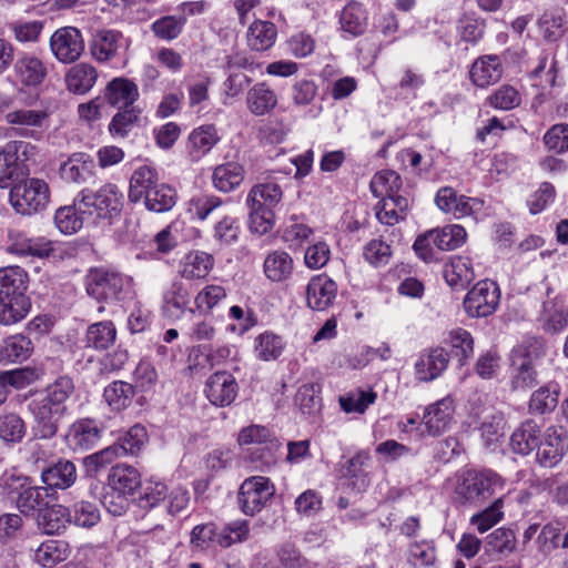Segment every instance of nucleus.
I'll return each mask as SVG.
<instances>
[{
	"instance_id": "nucleus-1",
	"label": "nucleus",
	"mask_w": 568,
	"mask_h": 568,
	"mask_svg": "<svg viewBox=\"0 0 568 568\" xmlns=\"http://www.w3.org/2000/svg\"><path fill=\"white\" fill-rule=\"evenodd\" d=\"M73 392V381L68 376H60L28 403L36 438L51 439L57 435L61 419L68 414L67 400Z\"/></svg>"
},
{
	"instance_id": "nucleus-2",
	"label": "nucleus",
	"mask_w": 568,
	"mask_h": 568,
	"mask_svg": "<svg viewBox=\"0 0 568 568\" xmlns=\"http://www.w3.org/2000/svg\"><path fill=\"white\" fill-rule=\"evenodd\" d=\"M28 274L19 266L0 268V324L4 326L21 322L30 312L27 296Z\"/></svg>"
},
{
	"instance_id": "nucleus-3",
	"label": "nucleus",
	"mask_w": 568,
	"mask_h": 568,
	"mask_svg": "<svg viewBox=\"0 0 568 568\" xmlns=\"http://www.w3.org/2000/svg\"><path fill=\"white\" fill-rule=\"evenodd\" d=\"M504 479L491 470H465L457 475L455 499L462 505H479L504 488Z\"/></svg>"
},
{
	"instance_id": "nucleus-4",
	"label": "nucleus",
	"mask_w": 568,
	"mask_h": 568,
	"mask_svg": "<svg viewBox=\"0 0 568 568\" xmlns=\"http://www.w3.org/2000/svg\"><path fill=\"white\" fill-rule=\"evenodd\" d=\"M78 199L81 213L108 221L118 219L124 205V194L113 183H106L97 191L83 189Z\"/></svg>"
},
{
	"instance_id": "nucleus-5",
	"label": "nucleus",
	"mask_w": 568,
	"mask_h": 568,
	"mask_svg": "<svg viewBox=\"0 0 568 568\" xmlns=\"http://www.w3.org/2000/svg\"><path fill=\"white\" fill-rule=\"evenodd\" d=\"M3 489L7 497L26 516H33L48 505L51 497L48 488L36 486L32 479L21 474H10L4 478Z\"/></svg>"
},
{
	"instance_id": "nucleus-6",
	"label": "nucleus",
	"mask_w": 568,
	"mask_h": 568,
	"mask_svg": "<svg viewBox=\"0 0 568 568\" xmlns=\"http://www.w3.org/2000/svg\"><path fill=\"white\" fill-rule=\"evenodd\" d=\"M50 195V186L44 180L27 178L11 187L9 200L17 213L32 215L47 209Z\"/></svg>"
},
{
	"instance_id": "nucleus-7",
	"label": "nucleus",
	"mask_w": 568,
	"mask_h": 568,
	"mask_svg": "<svg viewBox=\"0 0 568 568\" xmlns=\"http://www.w3.org/2000/svg\"><path fill=\"white\" fill-rule=\"evenodd\" d=\"M131 291V278L109 268L91 270L87 277V292L97 301H120Z\"/></svg>"
},
{
	"instance_id": "nucleus-8",
	"label": "nucleus",
	"mask_w": 568,
	"mask_h": 568,
	"mask_svg": "<svg viewBox=\"0 0 568 568\" xmlns=\"http://www.w3.org/2000/svg\"><path fill=\"white\" fill-rule=\"evenodd\" d=\"M275 487L270 478L252 476L246 478L239 489V505L247 516L260 513L274 496Z\"/></svg>"
},
{
	"instance_id": "nucleus-9",
	"label": "nucleus",
	"mask_w": 568,
	"mask_h": 568,
	"mask_svg": "<svg viewBox=\"0 0 568 568\" xmlns=\"http://www.w3.org/2000/svg\"><path fill=\"white\" fill-rule=\"evenodd\" d=\"M500 300V291L494 281H479L464 298L465 312L470 317H487L495 313Z\"/></svg>"
},
{
	"instance_id": "nucleus-10",
	"label": "nucleus",
	"mask_w": 568,
	"mask_h": 568,
	"mask_svg": "<svg viewBox=\"0 0 568 568\" xmlns=\"http://www.w3.org/2000/svg\"><path fill=\"white\" fill-rule=\"evenodd\" d=\"M437 207L455 219L473 216L483 210L484 202L477 197L458 194L450 186L440 187L435 196Z\"/></svg>"
},
{
	"instance_id": "nucleus-11",
	"label": "nucleus",
	"mask_w": 568,
	"mask_h": 568,
	"mask_svg": "<svg viewBox=\"0 0 568 568\" xmlns=\"http://www.w3.org/2000/svg\"><path fill=\"white\" fill-rule=\"evenodd\" d=\"M454 414V400L447 396L428 405L419 423L420 436L436 437L445 433L450 425Z\"/></svg>"
},
{
	"instance_id": "nucleus-12",
	"label": "nucleus",
	"mask_w": 568,
	"mask_h": 568,
	"mask_svg": "<svg viewBox=\"0 0 568 568\" xmlns=\"http://www.w3.org/2000/svg\"><path fill=\"white\" fill-rule=\"evenodd\" d=\"M50 49L58 61L72 63L84 51L82 33L74 27L60 28L50 38Z\"/></svg>"
},
{
	"instance_id": "nucleus-13",
	"label": "nucleus",
	"mask_w": 568,
	"mask_h": 568,
	"mask_svg": "<svg viewBox=\"0 0 568 568\" xmlns=\"http://www.w3.org/2000/svg\"><path fill=\"white\" fill-rule=\"evenodd\" d=\"M568 448L566 432L560 426H549L539 439L537 460L544 467H555Z\"/></svg>"
},
{
	"instance_id": "nucleus-14",
	"label": "nucleus",
	"mask_w": 568,
	"mask_h": 568,
	"mask_svg": "<svg viewBox=\"0 0 568 568\" xmlns=\"http://www.w3.org/2000/svg\"><path fill=\"white\" fill-rule=\"evenodd\" d=\"M95 163L91 155L75 152L59 164V178L67 184H84L93 179Z\"/></svg>"
},
{
	"instance_id": "nucleus-15",
	"label": "nucleus",
	"mask_w": 568,
	"mask_h": 568,
	"mask_svg": "<svg viewBox=\"0 0 568 568\" xmlns=\"http://www.w3.org/2000/svg\"><path fill=\"white\" fill-rule=\"evenodd\" d=\"M239 386L235 377L229 372H216L205 385V395L215 406H229L236 398Z\"/></svg>"
},
{
	"instance_id": "nucleus-16",
	"label": "nucleus",
	"mask_w": 568,
	"mask_h": 568,
	"mask_svg": "<svg viewBox=\"0 0 568 568\" xmlns=\"http://www.w3.org/2000/svg\"><path fill=\"white\" fill-rule=\"evenodd\" d=\"M220 140L219 131L213 124H203L193 129L186 142L187 159L192 163L201 161L212 151Z\"/></svg>"
},
{
	"instance_id": "nucleus-17",
	"label": "nucleus",
	"mask_w": 568,
	"mask_h": 568,
	"mask_svg": "<svg viewBox=\"0 0 568 568\" xmlns=\"http://www.w3.org/2000/svg\"><path fill=\"white\" fill-rule=\"evenodd\" d=\"M337 295V284L325 274L313 276L306 286L307 306L314 311H326Z\"/></svg>"
},
{
	"instance_id": "nucleus-18",
	"label": "nucleus",
	"mask_w": 568,
	"mask_h": 568,
	"mask_svg": "<svg viewBox=\"0 0 568 568\" xmlns=\"http://www.w3.org/2000/svg\"><path fill=\"white\" fill-rule=\"evenodd\" d=\"M449 354L443 347H434L419 355L415 362V378L419 382H432L447 368Z\"/></svg>"
},
{
	"instance_id": "nucleus-19",
	"label": "nucleus",
	"mask_w": 568,
	"mask_h": 568,
	"mask_svg": "<svg viewBox=\"0 0 568 568\" xmlns=\"http://www.w3.org/2000/svg\"><path fill=\"white\" fill-rule=\"evenodd\" d=\"M101 429L97 422L90 418L75 420L69 428L65 442L74 452L93 448L100 440Z\"/></svg>"
},
{
	"instance_id": "nucleus-20",
	"label": "nucleus",
	"mask_w": 568,
	"mask_h": 568,
	"mask_svg": "<svg viewBox=\"0 0 568 568\" xmlns=\"http://www.w3.org/2000/svg\"><path fill=\"white\" fill-rule=\"evenodd\" d=\"M13 74L22 87L37 88L44 81L48 71L41 59L30 53H23L13 64Z\"/></svg>"
},
{
	"instance_id": "nucleus-21",
	"label": "nucleus",
	"mask_w": 568,
	"mask_h": 568,
	"mask_svg": "<svg viewBox=\"0 0 568 568\" xmlns=\"http://www.w3.org/2000/svg\"><path fill=\"white\" fill-rule=\"evenodd\" d=\"M338 23L344 38L361 37L368 27V12L363 3L349 1L342 9Z\"/></svg>"
},
{
	"instance_id": "nucleus-22",
	"label": "nucleus",
	"mask_w": 568,
	"mask_h": 568,
	"mask_svg": "<svg viewBox=\"0 0 568 568\" xmlns=\"http://www.w3.org/2000/svg\"><path fill=\"white\" fill-rule=\"evenodd\" d=\"M190 300L191 294L187 286L181 281H173L163 292V315L170 320H180L189 310ZM190 311L193 312L191 308Z\"/></svg>"
},
{
	"instance_id": "nucleus-23",
	"label": "nucleus",
	"mask_w": 568,
	"mask_h": 568,
	"mask_svg": "<svg viewBox=\"0 0 568 568\" xmlns=\"http://www.w3.org/2000/svg\"><path fill=\"white\" fill-rule=\"evenodd\" d=\"M140 97L135 82L126 78L112 79L104 91L105 101L113 108L123 109L135 106Z\"/></svg>"
},
{
	"instance_id": "nucleus-24",
	"label": "nucleus",
	"mask_w": 568,
	"mask_h": 568,
	"mask_svg": "<svg viewBox=\"0 0 568 568\" xmlns=\"http://www.w3.org/2000/svg\"><path fill=\"white\" fill-rule=\"evenodd\" d=\"M122 34L114 30H97L89 42L91 57L98 62H109L116 57Z\"/></svg>"
},
{
	"instance_id": "nucleus-25",
	"label": "nucleus",
	"mask_w": 568,
	"mask_h": 568,
	"mask_svg": "<svg viewBox=\"0 0 568 568\" xmlns=\"http://www.w3.org/2000/svg\"><path fill=\"white\" fill-rule=\"evenodd\" d=\"M503 64L496 54L483 55L475 60L469 71L471 82L478 88H487L503 77Z\"/></svg>"
},
{
	"instance_id": "nucleus-26",
	"label": "nucleus",
	"mask_w": 568,
	"mask_h": 568,
	"mask_svg": "<svg viewBox=\"0 0 568 568\" xmlns=\"http://www.w3.org/2000/svg\"><path fill=\"white\" fill-rule=\"evenodd\" d=\"M371 455L361 450L353 457L345 460L341 466V475L349 480L353 489L364 490L369 483L367 468L369 466Z\"/></svg>"
},
{
	"instance_id": "nucleus-27",
	"label": "nucleus",
	"mask_w": 568,
	"mask_h": 568,
	"mask_svg": "<svg viewBox=\"0 0 568 568\" xmlns=\"http://www.w3.org/2000/svg\"><path fill=\"white\" fill-rule=\"evenodd\" d=\"M41 479L48 491L52 489H67L77 480V468L72 462L60 459L42 470Z\"/></svg>"
},
{
	"instance_id": "nucleus-28",
	"label": "nucleus",
	"mask_w": 568,
	"mask_h": 568,
	"mask_svg": "<svg viewBox=\"0 0 568 568\" xmlns=\"http://www.w3.org/2000/svg\"><path fill=\"white\" fill-rule=\"evenodd\" d=\"M214 266V257L203 251L186 253L181 262L179 273L186 280L205 278Z\"/></svg>"
},
{
	"instance_id": "nucleus-29",
	"label": "nucleus",
	"mask_w": 568,
	"mask_h": 568,
	"mask_svg": "<svg viewBox=\"0 0 568 568\" xmlns=\"http://www.w3.org/2000/svg\"><path fill=\"white\" fill-rule=\"evenodd\" d=\"M141 486V475L136 468L128 464L114 465L108 475V487L125 495H133Z\"/></svg>"
},
{
	"instance_id": "nucleus-30",
	"label": "nucleus",
	"mask_w": 568,
	"mask_h": 568,
	"mask_svg": "<svg viewBox=\"0 0 568 568\" xmlns=\"http://www.w3.org/2000/svg\"><path fill=\"white\" fill-rule=\"evenodd\" d=\"M538 322L547 333L564 331L568 326V306L557 300L545 302Z\"/></svg>"
},
{
	"instance_id": "nucleus-31",
	"label": "nucleus",
	"mask_w": 568,
	"mask_h": 568,
	"mask_svg": "<svg viewBox=\"0 0 568 568\" xmlns=\"http://www.w3.org/2000/svg\"><path fill=\"white\" fill-rule=\"evenodd\" d=\"M244 180V169L240 163L227 162L217 165L212 174L213 186L223 193H229L241 185Z\"/></svg>"
},
{
	"instance_id": "nucleus-32",
	"label": "nucleus",
	"mask_w": 568,
	"mask_h": 568,
	"mask_svg": "<svg viewBox=\"0 0 568 568\" xmlns=\"http://www.w3.org/2000/svg\"><path fill=\"white\" fill-rule=\"evenodd\" d=\"M98 79L97 69L89 63L73 65L65 75V83L69 91L75 94L89 92Z\"/></svg>"
},
{
	"instance_id": "nucleus-33",
	"label": "nucleus",
	"mask_w": 568,
	"mask_h": 568,
	"mask_svg": "<svg viewBox=\"0 0 568 568\" xmlns=\"http://www.w3.org/2000/svg\"><path fill=\"white\" fill-rule=\"evenodd\" d=\"M539 433L536 422L525 420L510 437L514 453L523 456L529 455L539 444Z\"/></svg>"
},
{
	"instance_id": "nucleus-34",
	"label": "nucleus",
	"mask_w": 568,
	"mask_h": 568,
	"mask_svg": "<svg viewBox=\"0 0 568 568\" xmlns=\"http://www.w3.org/2000/svg\"><path fill=\"white\" fill-rule=\"evenodd\" d=\"M263 270L272 282L285 281L293 272V258L283 250L272 251L265 256Z\"/></svg>"
},
{
	"instance_id": "nucleus-35",
	"label": "nucleus",
	"mask_w": 568,
	"mask_h": 568,
	"mask_svg": "<svg viewBox=\"0 0 568 568\" xmlns=\"http://www.w3.org/2000/svg\"><path fill=\"white\" fill-rule=\"evenodd\" d=\"M277 29L271 21L255 20L247 30V44L252 50L266 51L276 41Z\"/></svg>"
},
{
	"instance_id": "nucleus-36",
	"label": "nucleus",
	"mask_w": 568,
	"mask_h": 568,
	"mask_svg": "<svg viewBox=\"0 0 568 568\" xmlns=\"http://www.w3.org/2000/svg\"><path fill=\"white\" fill-rule=\"evenodd\" d=\"M277 104V98L273 90L265 83L252 87L246 95V105L250 112L256 116L265 115Z\"/></svg>"
},
{
	"instance_id": "nucleus-37",
	"label": "nucleus",
	"mask_w": 568,
	"mask_h": 568,
	"mask_svg": "<svg viewBox=\"0 0 568 568\" xmlns=\"http://www.w3.org/2000/svg\"><path fill=\"white\" fill-rule=\"evenodd\" d=\"M444 276L449 286L463 288L475 280L473 262L467 256H456L445 266Z\"/></svg>"
},
{
	"instance_id": "nucleus-38",
	"label": "nucleus",
	"mask_w": 568,
	"mask_h": 568,
	"mask_svg": "<svg viewBox=\"0 0 568 568\" xmlns=\"http://www.w3.org/2000/svg\"><path fill=\"white\" fill-rule=\"evenodd\" d=\"M283 197L282 187L274 182H264L254 185L246 197L247 205H260L273 210L280 204Z\"/></svg>"
},
{
	"instance_id": "nucleus-39",
	"label": "nucleus",
	"mask_w": 568,
	"mask_h": 568,
	"mask_svg": "<svg viewBox=\"0 0 568 568\" xmlns=\"http://www.w3.org/2000/svg\"><path fill=\"white\" fill-rule=\"evenodd\" d=\"M70 556L69 545L63 540L48 539L34 551V560L42 567L51 568Z\"/></svg>"
},
{
	"instance_id": "nucleus-40",
	"label": "nucleus",
	"mask_w": 568,
	"mask_h": 568,
	"mask_svg": "<svg viewBox=\"0 0 568 568\" xmlns=\"http://www.w3.org/2000/svg\"><path fill=\"white\" fill-rule=\"evenodd\" d=\"M158 173L150 166H141L136 169L130 180L129 199L131 202H140L149 190L159 184Z\"/></svg>"
},
{
	"instance_id": "nucleus-41",
	"label": "nucleus",
	"mask_w": 568,
	"mask_h": 568,
	"mask_svg": "<svg viewBox=\"0 0 568 568\" xmlns=\"http://www.w3.org/2000/svg\"><path fill=\"white\" fill-rule=\"evenodd\" d=\"M116 338V328L111 321H102L90 325L85 334V344L88 347L97 351H103L114 344Z\"/></svg>"
},
{
	"instance_id": "nucleus-42",
	"label": "nucleus",
	"mask_w": 568,
	"mask_h": 568,
	"mask_svg": "<svg viewBox=\"0 0 568 568\" xmlns=\"http://www.w3.org/2000/svg\"><path fill=\"white\" fill-rule=\"evenodd\" d=\"M71 523V510L62 505H53L39 516V527L47 535L60 534Z\"/></svg>"
},
{
	"instance_id": "nucleus-43",
	"label": "nucleus",
	"mask_w": 568,
	"mask_h": 568,
	"mask_svg": "<svg viewBox=\"0 0 568 568\" xmlns=\"http://www.w3.org/2000/svg\"><path fill=\"white\" fill-rule=\"evenodd\" d=\"M0 346L7 363H21L27 361L33 353L31 339L23 334L7 337Z\"/></svg>"
},
{
	"instance_id": "nucleus-44",
	"label": "nucleus",
	"mask_w": 568,
	"mask_h": 568,
	"mask_svg": "<svg viewBox=\"0 0 568 568\" xmlns=\"http://www.w3.org/2000/svg\"><path fill=\"white\" fill-rule=\"evenodd\" d=\"M12 252L21 256L48 257L54 250L53 243L45 237L18 236L12 243Z\"/></svg>"
},
{
	"instance_id": "nucleus-45",
	"label": "nucleus",
	"mask_w": 568,
	"mask_h": 568,
	"mask_svg": "<svg viewBox=\"0 0 568 568\" xmlns=\"http://www.w3.org/2000/svg\"><path fill=\"white\" fill-rule=\"evenodd\" d=\"M142 200H144L145 207L149 211L162 213L174 206L176 192L169 184L159 183L155 187L149 190Z\"/></svg>"
},
{
	"instance_id": "nucleus-46",
	"label": "nucleus",
	"mask_w": 568,
	"mask_h": 568,
	"mask_svg": "<svg viewBox=\"0 0 568 568\" xmlns=\"http://www.w3.org/2000/svg\"><path fill=\"white\" fill-rule=\"evenodd\" d=\"M559 386L548 384L535 390L529 399L528 409L531 414H547L552 412L558 404Z\"/></svg>"
},
{
	"instance_id": "nucleus-47",
	"label": "nucleus",
	"mask_w": 568,
	"mask_h": 568,
	"mask_svg": "<svg viewBox=\"0 0 568 568\" xmlns=\"http://www.w3.org/2000/svg\"><path fill=\"white\" fill-rule=\"evenodd\" d=\"M434 245L439 251H453L462 246L466 241V230L459 224L446 225L432 230Z\"/></svg>"
},
{
	"instance_id": "nucleus-48",
	"label": "nucleus",
	"mask_w": 568,
	"mask_h": 568,
	"mask_svg": "<svg viewBox=\"0 0 568 568\" xmlns=\"http://www.w3.org/2000/svg\"><path fill=\"white\" fill-rule=\"evenodd\" d=\"M27 433L23 418L17 413L0 414V439L6 444H19Z\"/></svg>"
},
{
	"instance_id": "nucleus-49",
	"label": "nucleus",
	"mask_w": 568,
	"mask_h": 568,
	"mask_svg": "<svg viewBox=\"0 0 568 568\" xmlns=\"http://www.w3.org/2000/svg\"><path fill=\"white\" fill-rule=\"evenodd\" d=\"M88 217V214L80 212L79 199L77 197L75 206H63L57 210L54 223L61 233L73 234L82 227Z\"/></svg>"
},
{
	"instance_id": "nucleus-50",
	"label": "nucleus",
	"mask_w": 568,
	"mask_h": 568,
	"mask_svg": "<svg viewBox=\"0 0 568 568\" xmlns=\"http://www.w3.org/2000/svg\"><path fill=\"white\" fill-rule=\"evenodd\" d=\"M133 396V386L122 381L111 383L103 392L105 402L116 412L125 409L131 404Z\"/></svg>"
},
{
	"instance_id": "nucleus-51",
	"label": "nucleus",
	"mask_w": 568,
	"mask_h": 568,
	"mask_svg": "<svg viewBox=\"0 0 568 568\" xmlns=\"http://www.w3.org/2000/svg\"><path fill=\"white\" fill-rule=\"evenodd\" d=\"M7 123L26 128H42L49 119V112L44 109H18L6 114Z\"/></svg>"
},
{
	"instance_id": "nucleus-52",
	"label": "nucleus",
	"mask_w": 568,
	"mask_h": 568,
	"mask_svg": "<svg viewBox=\"0 0 568 568\" xmlns=\"http://www.w3.org/2000/svg\"><path fill=\"white\" fill-rule=\"evenodd\" d=\"M140 114L141 109L138 106L119 109L109 123V132L114 138H125L139 121Z\"/></svg>"
},
{
	"instance_id": "nucleus-53",
	"label": "nucleus",
	"mask_w": 568,
	"mask_h": 568,
	"mask_svg": "<svg viewBox=\"0 0 568 568\" xmlns=\"http://www.w3.org/2000/svg\"><path fill=\"white\" fill-rule=\"evenodd\" d=\"M402 186L399 174L392 170L377 172L371 181V190L376 197H388L398 193Z\"/></svg>"
},
{
	"instance_id": "nucleus-54",
	"label": "nucleus",
	"mask_w": 568,
	"mask_h": 568,
	"mask_svg": "<svg viewBox=\"0 0 568 568\" xmlns=\"http://www.w3.org/2000/svg\"><path fill=\"white\" fill-rule=\"evenodd\" d=\"M504 499L498 497L489 507L470 517V524L484 534L504 518Z\"/></svg>"
},
{
	"instance_id": "nucleus-55",
	"label": "nucleus",
	"mask_w": 568,
	"mask_h": 568,
	"mask_svg": "<svg viewBox=\"0 0 568 568\" xmlns=\"http://www.w3.org/2000/svg\"><path fill=\"white\" fill-rule=\"evenodd\" d=\"M376 398L377 394L373 390L355 389L341 396L339 405L345 413L363 414Z\"/></svg>"
},
{
	"instance_id": "nucleus-56",
	"label": "nucleus",
	"mask_w": 568,
	"mask_h": 568,
	"mask_svg": "<svg viewBox=\"0 0 568 568\" xmlns=\"http://www.w3.org/2000/svg\"><path fill=\"white\" fill-rule=\"evenodd\" d=\"M486 103L494 109L508 111L520 105L521 95L516 88L504 84L486 99Z\"/></svg>"
},
{
	"instance_id": "nucleus-57",
	"label": "nucleus",
	"mask_w": 568,
	"mask_h": 568,
	"mask_svg": "<svg viewBox=\"0 0 568 568\" xmlns=\"http://www.w3.org/2000/svg\"><path fill=\"white\" fill-rule=\"evenodd\" d=\"M248 536V521L245 519H236L219 529V546L227 548L234 544L247 540Z\"/></svg>"
},
{
	"instance_id": "nucleus-58",
	"label": "nucleus",
	"mask_w": 568,
	"mask_h": 568,
	"mask_svg": "<svg viewBox=\"0 0 568 568\" xmlns=\"http://www.w3.org/2000/svg\"><path fill=\"white\" fill-rule=\"evenodd\" d=\"M487 550L500 556L511 554L516 548V536L511 529L497 528L486 537Z\"/></svg>"
},
{
	"instance_id": "nucleus-59",
	"label": "nucleus",
	"mask_w": 568,
	"mask_h": 568,
	"mask_svg": "<svg viewBox=\"0 0 568 568\" xmlns=\"http://www.w3.org/2000/svg\"><path fill=\"white\" fill-rule=\"evenodd\" d=\"M448 343L454 355L464 364L474 354V339L471 334L464 328L452 329L448 334Z\"/></svg>"
},
{
	"instance_id": "nucleus-60",
	"label": "nucleus",
	"mask_w": 568,
	"mask_h": 568,
	"mask_svg": "<svg viewBox=\"0 0 568 568\" xmlns=\"http://www.w3.org/2000/svg\"><path fill=\"white\" fill-rule=\"evenodd\" d=\"M168 498V486L156 479L145 480L141 484L139 504L142 508H153Z\"/></svg>"
},
{
	"instance_id": "nucleus-61",
	"label": "nucleus",
	"mask_w": 568,
	"mask_h": 568,
	"mask_svg": "<svg viewBox=\"0 0 568 568\" xmlns=\"http://www.w3.org/2000/svg\"><path fill=\"white\" fill-rule=\"evenodd\" d=\"M226 297V291L222 285L210 284L204 286L194 297V304L199 312L210 313Z\"/></svg>"
},
{
	"instance_id": "nucleus-62",
	"label": "nucleus",
	"mask_w": 568,
	"mask_h": 568,
	"mask_svg": "<svg viewBox=\"0 0 568 568\" xmlns=\"http://www.w3.org/2000/svg\"><path fill=\"white\" fill-rule=\"evenodd\" d=\"M70 510L71 523L79 527L91 528L101 519L100 509L90 501H79Z\"/></svg>"
},
{
	"instance_id": "nucleus-63",
	"label": "nucleus",
	"mask_w": 568,
	"mask_h": 568,
	"mask_svg": "<svg viewBox=\"0 0 568 568\" xmlns=\"http://www.w3.org/2000/svg\"><path fill=\"white\" fill-rule=\"evenodd\" d=\"M254 349L260 359H275L282 354L283 342L280 336L265 332L256 337Z\"/></svg>"
},
{
	"instance_id": "nucleus-64",
	"label": "nucleus",
	"mask_w": 568,
	"mask_h": 568,
	"mask_svg": "<svg viewBox=\"0 0 568 568\" xmlns=\"http://www.w3.org/2000/svg\"><path fill=\"white\" fill-rule=\"evenodd\" d=\"M565 16L560 10L546 11L538 21L544 38L555 41L564 33Z\"/></svg>"
}]
</instances>
